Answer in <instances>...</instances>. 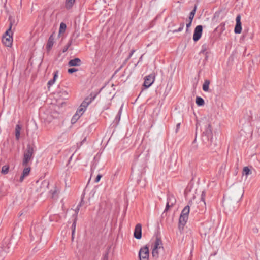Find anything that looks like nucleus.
<instances>
[{
	"label": "nucleus",
	"mask_w": 260,
	"mask_h": 260,
	"mask_svg": "<svg viewBox=\"0 0 260 260\" xmlns=\"http://www.w3.org/2000/svg\"><path fill=\"white\" fill-rule=\"evenodd\" d=\"M199 126H202L203 128V132L202 136L203 142L207 147L213 149L216 145L215 144H212L213 133L211 129V124L207 122H198L196 124V132Z\"/></svg>",
	"instance_id": "obj_1"
},
{
	"label": "nucleus",
	"mask_w": 260,
	"mask_h": 260,
	"mask_svg": "<svg viewBox=\"0 0 260 260\" xmlns=\"http://www.w3.org/2000/svg\"><path fill=\"white\" fill-rule=\"evenodd\" d=\"M243 196L241 190L231 192L229 195L224 196L223 199V204L226 207L234 205L238 203Z\"/></svg>",
	"instance_id": "obj_2"
},
{
	"label": "nucleus",
	"mask_w": 260,
	"mask_h": 260,
	"mask_svg": "<svg viewBox=\"0 0 260 260\" xmlns=\"http://www.w3.org/2000/svg\"><path fill=\"white\" fill-rule=\"evenodd\" d=\"M189 211L190 208L188 205L186 206L182 210L179 219L178 227L180 230L183 229L186 224L188 218Z\"/></svg>",
	"instance_id": "obj_3"
},
{
	"label": "nucleus",
	"mask_w": 260,
	"mask_h": 260,
	"mask_svg": "<svg viewBox=\"0 0 260 260\" xmlns=\"http://www.w3.org/2000/svg\"><path fill=\"white\" fill-rule=\"evenodd\" d=\"M12 23L10 24V26L8 29L5 32V34L3 36L2 42L5 46L7 47H11L12 45L13 38H12V32L11 31Z\"/></svg>",
	"instance_id": "obj_4"
},
{
	"label": "nucleus",
	"mask_w": 260,
	"mask_h": 260,
	"mask_svg": "<svg viewBox=\"0 0 260 260\" xmlns=\"http://www.w3.org/2000/svg\"><path fill=\"white\" fill-rule=\"evenodd\" d=\"M34 151V148L31 145H27L24 154V158L22 161L23 166H26L27 165L28 162L32 158Z\"/></svg>",
	"instance_id": "obj_5"
},
{
	"label": "nucleus",
	"mask_w": 260,
	"mask_h": 260,
	"mask_svg": "<svg viewBox=\"0 0 260 260\" xmlns=\"http://www.w3.org/2000/svg\"><path fill=\"white\" fill-rule=\"evenodd\" d=\"M43 233V229L40 224H35L30 230V236L33 238L35 236H40Z\"/></svg>",
	"instance_id": "obj_6"
},
{
	"label": "nucleus",
	"mask_w": 260,
	"mask_h": 260,
	"mask_svg": "<svg viewBox=\"0 0 260 260\" xmlns=\"http://www.w3.org/2000/svg\"><path fill=\"white\" fill-rule=\"evenodd\" d=\"M149 248L147 246L142 247L139 252L140 260H149Z\"/></svg>",
	"instance_id": "obj_7"
},
{
	"label": "nucleus",
	"mask_w": 260,
	"mask_h": 260,
	"mask_svg": "<svg viewBox=\"0 0 260 260\" xmlns=\"http://www.w3.org/2000/svg\"><path fill=\"white\" fill-rule=\"evenodd\" d=\"M211 233V227L207 224H204L202 225L200 229V233L202 237L204 238H208Z\"/></svg>",
	"instance_id": "obj_8"
},
{
	"label": "nucleus",
	"mask_w": 260,
	"mask_h": 260,
	"mask_svg": "<svg viewBox=\"0 0 260 260\" xmlns=\"http://www.w3.org/2000/svg\"><path fill=\"white\" fill-rule=\"evenodd\" d=\"M155 77V74L153 73L146 76L144 79V86L146 88L149 87L154 82Z\"/></svg>",
	"instance_id": "obj_9"
},
{
	"label": "nucleus",
	"mask_w": 260,
	"mask_h": 260,
	"mask_svg": "<svg viewBox=\"0 0 260 260\" xmlns=\"http://www.w3.org/2000/svg\"><path fill=\"white\" fill-rule=\"evenodd\" d=\"M98 93H91L90 97L86 98L81 104V106L86 109L87 107L95 99Z\"/></svg>",
	"instance_id": "obj_10"
},
{
	"label": "nucleus",
	"mask_w": 260,
	"mask_h": 260,
	"mask_svg": "<svg viewBox=\"0 0 260 260\" xmlns=\"http://www.w3.org/2000/svg\"><path fill=\"white\" fill-rule=\"evenodd\" d=\"M202 30L203 27L202 25H198L196 27L193 36V39L195 42L198 41L200 39L202 36Z\"/></svg>",
	"instance_id": "obj_11"
},
{
	"label": "nucleus",
	"mask_w": 260,
	"mask_h": 260,
	"mask_svg": "<svg viewBox=\"0 0 260 260\" xmlns=\"http://www.w3.org/2000/svg\"><path fill=\"white\" fill-rule=\"evenodd\" d=\"M236 24L234 29V32L235 34H240L242 31V26L241 22V16L240 15H238L236 18Z\"/></svg>",
	"instance_id": "obj_12"
},
{
	"label": "nucleus",
	"mask_w": 260,
	"mask_h": 260,
	"mask_svg": "<svg viewBox=\"0 0 260 260\" xmlns=\"http://www.w3.org/2000/svg\"><path fill=\"white\" fill-rule=\"evenodd\" d=\"M134 236L135 238L137 239H140L142 237V225L141 224L138 223L136 224L134 233Z\"/></svg>",
	"instance_id": "obj_13"
},
{
	"label": "nucleus",
	"mask_w": 260,
	"mask_h": 260,
	"mask_svg": "<svg viewBox=\"0 0 260 260\" xmlns=\"http://www.w3.org/2000/svg\"><path fill=\"white\" fill-rule=\"evenodd\" d=\"M82 61L80 59L78 58H75L73 59H71L69 61L68 65L70 67L72 66H79L81 64Z\"/></svg>",
	"instance_id": "obj_14"
},
{
	"label": "nucleus",
	"mask_w": 260,
	"mask_h": 260,
	"mask_svg": "<svg viewBox=\"0 0 260 260\" xmlns=\"http://www.w3.org/2000/svg\"><path fill=\"white\" fill-rule=\"evenodd\" d=\"M54 33H53L49 38L48 42L46 45V48L48 51H49L52 47L54 44Z\"/></svg>",
	"instance_id": "obj_15"
},
{
	"label": "nucleus",
	"mask_w": 260,
	"mask_h": 260,
	"mask_svg": "<svg viewBox=\"0 0 260 260\" xmlns=\"http://www.w3.org/2000/svg\"><path fill=\"white\" fill-rule=\"evenodd\" d=\"M209 49V44L205 43V44H204L202 46V49H201L200 53L203 54H204L206 56V59H207V58H208V56H207L208 52H207V50Z\"/></svg>",
	"instance_id": "obj_16"
},
{
	"label": "nucleus",
	"mask_w": 260,
	"mask_h": 260,
	"mask_svg": "<svg viewBox=\"0 0 260 260\" xmlns=\"http://www.w3.org/2000/svg\"><path fill=\"white\" fill-rule=\"evenodd\" d=\"M153 248L159 250L163 248L162 241L160 239L158 238V237H157L156 239Z\"/></svg>",
	"instance_id": "obj_17"
},
{
	"label": "nucleus",
	"mask_w": 260,
	"mask_h": 260,
	"mask_svg": "<svg viewBox=\"0 0 260 260\" xmlns=\"http://www.w3.org/2000/svg\"><path fill=\"white\" fill-rule=\"evenodd\" d=\"M176 202V199L173 195L169 194L167 198V203L170 205V206H173Z\"/></svg>",
	"instance_id": "obj_18"
},
{
	"label": "nucleus",
	"mask_w": 260,
	"mask_h": 260,
	"mask_svg": "<svg viewBox=\"0 0 260 260\" xmlns=\"http://www.w3.org/2000/svg\"><path fill=\"white\" fill-rule=\"evenodd\" d=\"M58 71H56L54 73L53 76V79L52 80H50L48 82V85L49 87L50 86H52L55 82L56 79L58 77Z\"/></svg>",
	"instance_id": "obj_19"
},
{
	"label": "nucleus",
	"mask_w": 260,
	"mask_h": 260,
	"mask_svg": "<svg viewBox=\"0 0 260 260\" xmlns=\"http://www.w3.org/2000/svg\"><path fill=\"white\" fill-rule=\"evenodd\" d=\"M49 185V182L47 181H44L42 182L41 185V189H42V190H40L41 193L45 191L46 190V188H48Z\"/></svg>",
	"instance_id": "obj_20"
},
{
	"label": "nucleus",
	"mask_w": 260,
	"mask_h": 260,
	"mask_svg": "<svg viewBox=\"0 0 260 260\" xmlns=\"http://www.w3.org/2000/svg\"><path fill=\"white\" fill-rule=\"evenodd\" d=\"M76 0H66L65 3V7L67 9H69L71 8L74 4Z\"/></svg>",
	"instance_id": "obj_21"
},
{
	"label": "nucleus",
	"mask_w": 260,
	"mask_h": 260,
	"mask_svg": "<svg viewBox=\"0 0 260 260\" xmlns=\"http://www.w3.org/2000/svg\"><path fill=\"white\" fill-rule=\"evenodd\" d=\"M21 129V127L20 125L17 124L15 128V137L16 139L18 140H19L20 138V130Z\"/></svg>",
	"instance_id": "obj_22"
},
{
	"label": "nucleus",
	"mask_w": 260,
	"mask_h": 260,
	"mask_svg": "<svg viewBox=\"0 0 260 260\" xmlns=\"http://www.w3.org/2000/svg\"><path fill=\"white\" fill-rule=\"evenodd\" d=\"M210 83V82L209 80H206L205 81L203 85V90L204 91H208Z\"/></svg>",
	"instance_id": "obj_23"
},
{
	"label": "nucleus",
	"mask_w": 260,
	"mask_h": 260,
	"mask_svg": "<svg viewBox=\"0 0 260 260\" xmlns=\"http://www.w3.org/2000/svg\"><path fill=\"white\" fill-rule=\"evenodd\" d=\"M196 103L199 106L204 105V104L205 103L204 100H203V99L201 97H199V96H197L196 98Z\"/></svg>",
	"instance_id": "obj_24"
},
{
	"label": "nucleus",
	"mask_w": 260,
	"mask_h": 260,
	"mask_svg": "<svg viewBox=\"0 0 260 260\" xmlns=\"http://www.w3.org/2000/svg\"><path fill=\"white\" fill-rule=\"evenodd\" d=\"M85 110V108H84L83 107H82L81 106H80V107L77 110L76 114L80 117L84 113Z\"/></svg>",
	"instance_id": "obj_25"
},
{
	"label": "nucleus",
	"mask_w": 260,
	"mask_h": 260,
	"mask_svg": "<svg viewBox=\"0 0 260 260\" xmlns=\"http://www.w3.org/2000/svg\"><path fill=\"white\" fill-rule=\"evenodd\" d=\"M196 9H197V6L196 5L194 6V9L192 10V11L189 14V21H192V20L194 17Z\"/></svg>",
	"instance_id": "obj_26"
},
{
	"label": "nucleus",
	"mask_w": 260,
	"mask_h": 260,
	"mask_svg": "<svg viewBox=\"0 0 260 260\" xmlns=\"http://www.w3.org/2000/svg\"><path fill=\"white\" fill-rule=\"evenodd\" d=\"M9 165H5V166H3L2 168L1 173L4 175L7 174L9 172Z\"/></svg>",
	"instance_id": "obj_27"
},
{
	"label": "nucleus",
	"mask_w": 260,
	"mask_h": 260,
	"mask_svg": "<svg viewBox=\"0 0 260 260\" xmlns=\"http://www.w3.org/2000/svg\"><path fill=\"white\" fill-rule=\"evenodd\" d=\"M66 24L63 22H61L60 24L59 33H63L66 30Z\"/></svg>",
	"instance_id": "obj_28"
},
{
	"label": "nucleus",
	"mask_w": 260,
	"mask_h": 260,
	"mask_svg": "<svg viewBox=\"0 0 260 260\" xmlns=\"http://www.w3.org/2000/svg\"><path fill=\"white\" fill-rule=\"evenodd\" d=\"M251 174V172L248 167H244L243 170V175L247 176Z\"/></svg>",
	"instance_id": "obj_29"
},
{
	"label": "nucleus",
	"mask_w": 260,
	"mask_h": 260,
	"mask_svg": "<svg viewBox=\"0 0 260 260\" xmlns=\"http://www.w3.org/2000/svg\"><path fill=\"white\" fill-rule=\"evenodd\" d=\"M76 218H75L74 219L73 223L72 225V239H73V236L74 235L75 232V228H76Z\"/></svg>",
	"instance_id": "obj_30"
},
{
	"label": "nucleus",
	"mask_w": 260,
	"mask_h": 260,
	"mask_svg": "<svg viewBox=\"0 0 260 260\" xmlns=\"http://www.w3.org/2000/svg\"><path fill=\"white\" fill-rule=\"evenodd\" d=\"M184 27V22H181L180 24V27H179V28L177 29H175V30H173L172 32L173 33L180 32V31H181L183 30Z\"/></svg>",
	"instance_id": "obj_31"
},
{
	"label": "nucleus",
	"mask_w": 260,
	"mask_h": 260,
	"mask_svg": "<svg viewBox=\"0 0 260 260\" xmlns=\"http://www.w3.org/2000/svg\"><path fill=\"white\" fill-rule=\"evenodd\" d=\"M158 250H159V249H155V248H153L152 254V256L153 257H155V258L158 257V255H159Z\"/></svg>",
	"instance_id": "obj_32"
},
{
	"label": "nucleus",
	"mask_w": 260,
	"mask_h": 260,
	"mask_svg": "<svg viewBox=\"0 0 260 260\" xmlns=\"http://www.w3.org/2000/svg\"><path fill=\"white\" fill-rule=\"evenodd\" d=\"M30 168H25L23 171V172H22V174L25 176H27L29 174V173H30Z\"/></svg>",
	"instance_id": "obj_33"
},
{
	"label": "nucleus",
	"mask_w": 260,
	"mask_h": 260,
	"mask_svg": "<svg viewBox=\"0 0 260 260\" xmlns=\"http://www.w3.org/2000/svg\"><path fill=\"white\" fill-rule=\"evenodd\" d=\"M6 255V252L0 248V260H4Z\"/></svg>",
	"instance_id": "obj_34"
},
{
	"label": "nucleus",
	"mask_w": 260,
	"mask_h": 260,
	"mask_svg": "<svg viewBox=\"0 0 260 260\" xmlns=\"http://www.w3.org/2000/svg\"><path fill=\"white\" fill-rule=\"evenodd\" d=\"M80 117L75 113L71 119V122L75 123Z\"/></svg>",
	"instance_id": "obj_35"
},
{
	"label": "nucleus",
	"mask_w": 260,
	"mask_h": 260,
	"mask_svg": "<svg viewBox=\"0 0 260 260\" xmlns=\"http://www.w3.org/2000/svg\"><path fill=\"white\" fill-rule=\"evenodd\" d=\"M225 169V166L223 164L220 167V170H219L220 174H223L224 172Z\"/></svg>",
	"instance_id": "obj_36"
},
{
	"label": "nucleus",
	"mask_w": 260,
	"mask_h": 260,
	"mask_svg": "<svg viewBox=\"0 0 260 260\" xmlns=\"http://www.w3.org/2000/svg\"><path fill=\"white\" fill-rule=\"evenodd\" d=\"M78 71V69L73 68H70L68 70V72L70 74L73 73L74 72H75Z\"/></svg>",
	"instance_id": "obj_37"
},
{
	"label": "nucleus",
	"mask_w": 260,
	"mask_h": 260,
	"mask_svg": "<svg viewBox=\"0 0 260 260\" xmlns=\"http://www.w3.org/2000/svg\"><path fill=\"white\" fill-rule=\"evenodd\" d=\"M121 110H122V108H121L118 113V114L116 116V120H117L118 121H119L120 120V116H121Z\"/></svg>",
	"instance_id": "obj_38"
},
{
	"label": "nucleus",
	"mask_w": 260,
	"mask_h": 260,
	"mask_svg": "<svg viewBox=\"0 0 260 260\" xmlns=\"http://www.w3.org/2000/svg\"><path fill=\"white\" fill-rule=\"evenodd\" d=\"M135 50H134V49H133L131 51L129 55H128L127 58L126 59V61L128 60V59H129V58L132 56L133 54L135 53Z\"/></svg>",
	"instance_id": "obj_39"
},
{
	"label": "nucleus",
	"mask_w": 260,
	"mask_h": 260,
	"mask_svg": "<svg viewBox=\"0 0 260 260\" xmlns=\"http://www.w3.org/2000/svg\"><path fill=\"white\" fill-rule=\"evenodd\" d=\"M191 23H192V21H189L188 23L186 24V32H187L188 31V29L190 27Z\"/></svg>",
	"instance_id": "obj_40"
},
{
	"label": "nucleus",
	"mask_w": 260,
	"mask_h": 260,
	"mask_svg": "<svg viewBox=\"0 0 260 260\" xmlns=\"http://www.w3.org/2000/svg\"><path fill=\"white\" fill-rule=\"evenodd\" d=\"M172 207V206H170V204H169V203H167L166 204V208H165V209L164 210V212H167L168 210H169V209Z\"/></svg>",
	"instance_id": "obj_41"
},
{
	"label": "nucleus",
	"mask_w": 260,
	"mask_h": 260,
	"mask_svg": "<svg viewBox=\"0 0 260 260\" xmlns=\"http://www.w3.org/2000/svg\"><path fill=\"white\" fill-rule=\"evenodd\" d=\"M205 192L204 191H203L202 193V194H201V200L204 202V204H205Z\"/></svg>",
	"instance_id": "obj_42"
},
{
	"label": "nucleus",
	"mask_w": 260,
	"mask_h": 260,
	"mask_svg": "<svg viewBox=\"0 0 260 260\" xmlns=\"http://www.w3.org/2000/svg\"><path fill=\"white\" fill-rule=\"evenodd\" d=\"M101 177H102V175H98L95 178V182H98L100 181V180L101 179Z\"/></svg>",
	"instance_id": "obj_43"
},
{
	"label": "nucleus",
	"mask_w": 260,
	"mask_h": 260,
	"mask_svg": "<svg viewBox=\"0 0 260 260\" xmlns=\"http://www.w3.org/2000/svg\"><path fill=\"white\" fill-rule=\"evenodd\" d=\"M80 206V205H78L76 210H75V218H77V214H78V212L79 210V207Z\"/></svg>",
	"instance_id": "obj_44"
},
{
	"label": "nucleus",
	"mask_w": 260,
	"mask_h": 260,
	"mask_svg": "<svg viewBox=\"0 0 260 260\" xmlns=\"http://www.w3.org/2000/svg\"><path fill=\"white\" fill-rule=\"evenodd\" d=\"M25 177V176L22 174L21 175V176H20V177L19 181H20V182H22L23 181L24 178Z\"/></svg>",
	"instance_id": "obj_45"
},
{
	"label": "nucleus",
	"mask_w": 260,
	"mask_h": 260,
	"mask_svg": "<svg viewBox=\"0 0 260 260\" xmlns=\"http://www.w3.org/2000/svg\"><path fill=\"white\" fill-rule=\"evenodd\" d=\"M56 192H57V190H56V188H55V189H54V191H52V190H51V191H50V192H51V193H52V197H54V196H55V194H56Z\"/></svg>",
	"instance_id": "obj_46"
},
{
	"label": "nucleus",
	"mask_w": 260,
	"mask_h": 260,
	"mask_svg": "<svg viewBox=\"0 0 260 260\" xmlns=\"http://www.w3.org/2000/svg\"><path fill=\"white\" fill-rule=\"evenodd\" d=\"M180 123H179L177 124L176 125V132H177V131H178V129H179L180 128Z\"/></svg>",
	"instance_id": "obj_47"
},
{
	"label": "nucleus",
	"mask_w": 260,
	"mask_h": 260,
	"mask_svg": "<svg viewBox=\"0 0 260 260\" xmlns=\"http://www.w3.org/2000/svg\"><path fill=\"white\" fill-rule=\"evenodd\" d=\"M105 260H107V256H105V258H104Z\"/></svg>",
	"instance_id": "obj_48"
},
{
	"label": "nucleus",
	"mask_w": 260,
	"mask_h": 260,
	"mask_svg": "<svg viewBox=\"0 0 260 260\" xmlns=\"http://www.w3.org/2000/svg\"><path fill=\"white\" fill-rule=\"evenodd\" d=\"M85 140H86V138H84V140L82 141V143L84 141H85Z\"/></svg>",
	"instance_id": "obj_49"
},
{
	"label": "nucleus",
	"mask_w": 260,
	"mask_h": 260,
	"mask_svg": "<svg viewBox=\"0 0 260 260\" xmlns=\"http://www.w3.org/2000/svg\"><path fill=\"white\" fill-rule=\"evenodd\" d=\"M62 94H67V92H66V91H64V92H63L62 93Z\"/></svg>",
	"instance_id": "obj_50"
}]
</instances>
